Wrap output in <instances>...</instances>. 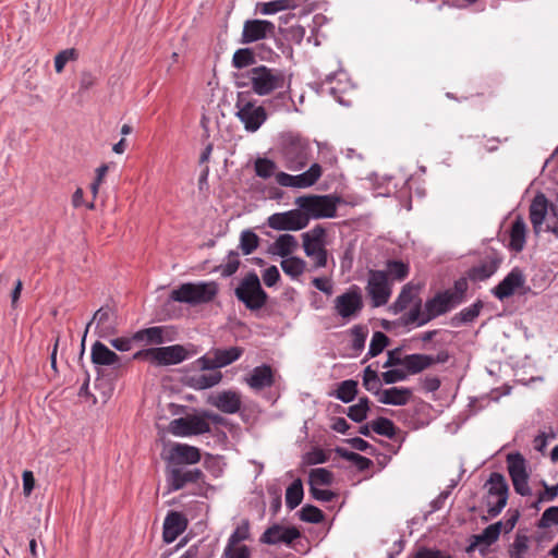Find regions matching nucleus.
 I'll return each mask as SVG.
<instances>
[{"mask_svg":"<svg viewBox=\"0 0 558 558\" xmlns=\"http://www.w3.org/2000/svg\"><path fill=\"white\" fill-rule=\"evenodd\" d=\"M234 84L239 88L251 87L258 96H267L274 92L277 95L269 100L275 110H289L293 99L290 93V80L283 71L266 65L253 66L244 72L234 73Z\"/></svg>","mask_w":558,"mask_h":558,"instance_id":"obj_1","label":"nucleus"},{"mask_svg":"<svg viewBox=\"0 0 558 558\" xmlns=\"http://www.w3.org/2000/svg\"><path fill=\"white\" fill-rule=\"evenodd\" d=\"M217 294L218 284L215 281L186 282L172 290L170 299L194 306L211 302Z\"/></svg>","mask_w":558,"mask_h":558,"instance_id":"obj_2","label":"nucleus"},{"mask_svg":"<svg viewBox=\"0 0 558 558\" xmlns=\"http://www.w3.org/2000/svg\"><path fill=\"white\" fill-rule=\"evenodd\" d=\"M235 117L243 123L247 132H256L267 120V112L263 106L251 99L248 92H240L234 105Z\"/></svg>","mask_w":558,"mask_h":558,"instance_id":"obj_3","label":"nucleus"},{"mask_svg":"<svg viewBox=\"0 0 558 558\" xmlns=\"http://www.w3.org/2000/svg\"><path fill=\"white\" fill-rule=\"evenodd\" d=\"M234 293L236 299L251 311L260 310L266 304L268 298L255 271H250L241 280Z\"/></svg>","mask_w":558,"mask_h":558,"instance_id":"obj_4","label":"nucleus"},{"mask_svg":"<svg viewBox=\"0 0 558 558\" xmlns=\"http://www.w3.org/2000/svg\"><path fill=\"white\" fill-rule=\"evenodd\" d=\"M281 151L284 165L291 171L303 169L311 158V145L301 136H287L282 142Z\"/></svg>","mask_w":558,"mask_h":558,"instance_id":"obj_5","label":"nucleus"},{"mask_svg":"<svg viewBox=\"0 0 558 558\" xmlns=\"http://www.w3.org/2000/svg\"><path fill=\"white\" fill-rule=\"evenodd\" d=\"M337 197L331 195L300 196L295 204L304 215L313 219L333 218L337 214Z\"/></svg>","mask_w":558,"mask_h":558,"instance_id":"obj_6","label":"nucleus"},{"mask_svg":"<svg viewBox=\"0 0 558 558\" xmlns=\"http://www.w3.org/2000/svg\"><path fill=\"white\" fill-rule=\"evenodd\" d=\"M134 360H147L156 365H175L187 359V351L180 344L148 348L137 351Z\"/></svg>","mask_w":558,"mask_h":558,"instance_id":"obj_7","label":"nucleus"},{"mask_svg":"<svg viewBox=\"0 0 558 558\" xmlns=\"http://www.w3.org/2000/svg\"><path fill=\"white\" fill-rule=\"evenodd\" d=\"M363 307L362 290L356 284H352L333 300L335 313L347 322L357 317Z\"/></svg>","mask_w":558,"mask_h":558,"instance_id":"obj_8","label":"nucleus"},{"mask_svg":"<svg viewBox=\"0 0 558 558\" xmlns=\"http://www.w3.org/2000/svg\"><path fill=\"white\" fill-rule=\"evenodd\" d=\"M325 229L316 226L312 230L302 234L303 248L307 257L313 260L315 268L326 267L328 253L325 248Z\"/></svg>","mask_w":558,"mask_h":558,"instance_id":"obj_9","label":"nucleus"},{"mask_svg":"<svg viewBox=\"0 0 558 558\" xmlns=\"http://www.w3.org/2000/svg\"><path fill=\"white\" fill-rule=\"evenodd\" d=\"M244 350L241 347H230L226 349H211L209 352L197 359V364L203 371H213L226 367L238 361Z\"/></svg>","mask_w":558,"mask_h":558,"instance_id":"obj_10","label":"nucleus"},{"mask_svg":"<svg viewBox=\"0 0 558 558\" xmlns=\"http://www.w3.org/2000/svg\"><path fill=\"white\" fill-rule=\"evenodd\" d=\"M165 474L168 493L180 490L191 483L204 482L205 478L202 470L185 465H166Z\"/></svg>","mask_w":558,"mask_h":558,"instance_id":"obj_11","label":"nucleus"},{"mask_svg":"<svg viewBox=\"0 0 558 558\" xmlns=\"http://www.w3.org/2000/svg\"><path fill=\"white\" fill-rule=\"evenodd\" d=\"M507 468L512 481L513 488L521 496L532 495L529 486V473L526 471V461L520 452H512L507 456Z\"/></svg>","mask_w":558,"mask_h":558,"instance_id":"obj_12","label":"nucleus"},{"mask_svg":"<svg viewBox=\"0 0 558 558\" xmlns=\"http://www.w3.org/2000/svg\"><path fill=\"white\" fill-rule=\"evenodd\" d=\"M374 307L384 306L391 295V287L388 281V274L384 270L368 271L367 284L365 288Z\"/></svg>","mask_w":558,"mask_h":558,"instance_id":"obj_13","label":"nucleus"},{"mask_svg":"<svg viewBox=\"0 0 558 558\" xmlns=\"http://www.w3.org/2000/svg\"><path fill=\"white\" fill-rule=\"evenodd\" d=\"M269 228L278 231H299L307 227L308 217L299 209L275 213L267 219Z\"/></svg>","mask_w":558,"mask_h":558,"instance_id":"obj_14","label":"nucleus"},{"mask_svg":"<svg viewBox=\"0 0 558 558\" xmlns=\"http://www.w3.org/2000/svg\"><path fill=\"white\" fill-rule=\"evenodd\" d=\"M169 430L174 436H193L210 432V425L202 414L186 415L174 418L169 424Z\"/></svg>","mask_w":558,"mask_h":558,"instance_id":"obj_15","label":"nucleus"},{"mask_svg":"<svg viewBox=\"0 0 558 558\" xmlns=\"http://www.w3.org/2000/svg\"><path fill=\"white\" fill-rule=\"evenodd\" d=\"M276 26L267 20H247L244 22L241 43L252 44L258 40L275 38Z\"/></svg>","mask_w":558,"mask_h":558,"instance_id":"obj_16","label":"nucleus"},{"mask_svg":"<svg viewBox=\"0 0 558 558\" xmlns=\"http://www.w3.org/2000/svg\"><path fill=\"white\" fill-rule=\"evenodd\" d=\"M301 537V532L295 526H283L275 523L269 526L260 536L259 542L267 545H287L290 546L295 539Z\"/></svg>","mask_w":558,"mask_h":558,"instance_id":"obj_17","label":"nucleus"},{"mask_svg":"<svg viewBox=\"0 0 558 558\" xmlns=\"http://www.w3.org/2000/svg\"><path fill=\"white\" fill-rule=\"evenodd\" d=\"M202 456L198 448L186 444H173L165 458L166 465H189L199 462Z\"/></svg>","mask_w":558,"mask_h":558,"instance_id":"obj_18","label":"nucleus"},{"mask_svg":"<svg viewBox=\"0 0 558 558\" xmlns=\"http://www.w3.org/2000/svg\"><path fill=\"white\" fill-rule=\"evenodd\" d=\"M96 324L95 330L100 338H107L117 333V317L116 313L109 306H101L97 310L93 318L88 322L84 337L86 336L89 327Z\"/></svg>","mask_w":558,"mask_h":558,"instance_id":"obj_19","label":"nucleus"},{"mask_svg":"<svg viewBox=\"0 0 558 558\" xmlns=\"http://www.w3.org/2000/svg\"><path fill=\"white\" fill-rule=\"evenodd\" d=\"M525 284V276L519 267H514L508 272V275L492 289V293L495 298L504 301Z\"/></svg>","mask_w":558,"mask_h":558,"instance_id":"obj_20","label":"nucleus"},{"mask_svg":"<svg viewBox=\"0 0 558 558\" xmlns=\"http://www.w3.org/2000/svg\"><path fill=\"white\" fill-rule=\"evenodd\" d=\"M501 262L502 256L496 251H490L477 265L469 269L468 276L475 282L487 280L498 270Z\"/></svg>","mask_w":558,"mask_h":558,"instance_id":"obj_21","label":"nucleus"},{"mask_svg":"<svg viewBox=\"0 0 558 558\" xmlns=\"http://www.w3.org/2000/svg\"><path fill=\"white\" fill-rule=\"evenodd\" d=\"M456 305L445 291L437 292L432 299L424 304V318L420 324H427L434 318L444 315L454 308Z\"/></svg>","mask_w":558,"mask_h":558,"instance_id":"obj_22","label":"nucleus"},{"mask_svg":"<svg viewBox=\"0 0 558 558\" xmlns=\"http://www.w3.org/2000/svg\"><path fill=\"white\" fill-rule=\"evenodd\" d=\"M208 403L222 413L235 414L242 405L241 395L234 390H222L209 396Z\"/></svg>","mask_w":558,"mask_h":558,"instance_id":"obj_23","label":"nucleus"},{"mask_svg":"<svg viewBox=\"0 0 558 558\" xmlns=\"http://www.w3.org/2000/svg\"><path fill=\"white\" fill-rule=\"evenodd\" d=\"M187 527L185 515L178 511H170L163 521L162 538L170 544L174 542Z\"/></svg>","mask_w":558,"mask_h":558,"instance_id":"obj_24","label":"nucleus"},{"mask_svg":"<svg viewBox=\"0 0 558 558\" xmlns=\"http://www.w3.org/2000/svg\"><path fill=\"white\" fill-rule=\"evenodd\" d=\"M258 48V53H256L253 48L238 49L232 57L233 68L242 70L255 64L256 56H258L263 60L269 59L271 57L272 50L270 48H266L264 44L260 45Z\"/></svg>","mask_w":558,"mask_h":558,"instance_id":"obj_25","label":"nucleus"},{"mask_svg":"<svg viewBox=\"0 0 558 558\" xmlns=\"http://www.w3.org/2000/svg\"><path fill=\"white\" fill-rule=\"evenodd\" d=\"M488 495L487 498L498 497L497 507L505 508L508 500L509 486L505 476L498 472H493L487 481Z\"/></svg>","mask_w":558,"mask_h":558,"instance_id":"obj_26","label":"nucleus"},{"mask_svg":"<svg viewBox=\"0 0 558 558\" xmlns=\"http://www.w3.org/2000/svg\"><path fill=\"white\" fill-rule=\"evenodd\" d=\"M90 357L95 365L120 366V356L100 341L92 345Z\"/></svg>","mask_w":558,"mask_h":558,"instance_id":"obj_27","label":"nucleus"},{"mask_svg":"<svg viewBox=\"0 0 558 558\" xmlns=\"http://www.w3.org/2000/svg\"><path fill=\"white\" fill-rule=\"evenodd\" d=\"M412 397L408 387H391L381 391L378 401L388 405H405Z\"/></svg>","mask_w":558,"mask_h":558,"instance_id":"obj_28","label":"nucleus"},{"mask_svg":"<svg viewBox=\"0 0 558 558\" xmlns=\"http://www.w3.org/2000/svg\"><path fill=\"white\" fill-rule=\"evenodd\" d=\"M547 210L548 199L543 193L536 194L530 205V220L536 232L541 229L547 215Z\"/></svg>","mask_w":558,"mask_h":558,"instance_id":"obj_29","label":"nucleus"},{"mask_svg":"<svg viewBox=\"0 0 558 558\" xmlns=\"http://www.w3.org/2000/svg\"><path fill=\"white\" fill-rule=\"evenodd\" d=\"M246 383L252 389L255 390H262L266 387H270L274 383L271 367L267 364L256 366L252 371L250 377L246 379Z\"/></svg>","mask_w":558,"mask_h":558,"instance_id":"obj_30","label":"nucleus"},{"mask_svg":"<svg viewBox=\"0 0 558 558\" xmlns=\"http://www.w3.org/2000/svg\"><path fill=\"white\" fill-rule=\"evenodd\" d=\"M526 241V225L521 217H518L512 222L510 229L509 246L514 252H521Z\"/></svg>","mask_w":558,"mask_h":558,"instance_id":"obj_31","label":"nucleus"},{"mask_svg":"<svg viewBox=\"0 0 558 558\" xmlns=\"http://www.w3.org/2000/svg\"><path fill=\"white\" fill-rule=\"evenodd\" d=\"M298 248L295 236L289 233L280 234L271 246V252L282 258L289 257Z\"/></svg>","mask_w":558,"mask_h":558,"instance_id":"obj_32","label":"nucleus"},{"mask_svg":"<svg viewBox=\"0 0 558 558\" xmlns=\"http://www.w3.org/2000/svg\"><path fill=\"white\" fill-rule=\"evenodd\" d=\"M482 308L483 302L481 300H477L472 305L464 307L459 313H457L451 318V325L453 327H460L462 325L473 323L478 317Z\"/></svg>","mask_w":558,"mask_h":558,"instance_id":"obj_33","label":"nucleus"},{"mask_svg":"<svg viewBox=\"0 0 558 558\" xmlns=\"http://www.w3.org/2000/svg\"><path fill=\"white\" fill-rule=\"evenodd\" d=\"M417 293V289L412 283H407L402 287L398 298L390 305V311L397 315L403 312L413 301Z\"/></svg>","mask_w":558,"mask_h":558,"instance_id":"obj_34","label":"nucleus"},{"mask_svg":"<svg viewBox=\"0 0 558 558\" xmlns=\"http://www.w3.org/2000/svg\"><path fill=\"white\" fill-rule=\"evenodd\" d=\"M432 366L430 354L413 353L404 356V367L408 374H418Z\"/></svg>","mask_w":558,"mask_h":558,"instance_id":"obj_35","label":"nucleus"},{"mask_svg":"<svg viewBox=\"0 0 558 558\" xmlns=\"http://www.w3.org/2000/svg\"><path fill=\"white\" fill-rule=\"evenodd\" d=\"M304 497L303 483L301 478L294 480L286 490V506L289 510L295 509L301 505Z\"/></svg>","mask_w":558,"mask_h":558,"instance_id":"obj_36","label":"nucleus"},{"mask_svg":"<svg viewBox=\"0 0 558 558\" xmlns=\"http://www.w3.org/2000/svg\"><path fill=\"white\" fill-rule=\"evenodd\" d=\"M133 340L146 341L150 344H161L165 342L163 327L155 326L136 331L133 336Z\"/></svg>","mask_w":558,"mask_h":558,"instance_id":"obj_37","label":"nucleus"},{"mask_svg":"<svg viewBox=\"0 0 558 558\" xmlns=\"http://www.w3.org/2000/svg\"><path fill=\"white\" fill-rule=\"evenodd\" d=\"M281 268L287 276L295 279L304 272L306 263L300 257L289 256L281 260Z\"/></svg>","mask_w":558,"mask_h":558,"instance_id":"obj_38","label":"nucleus"},{"mask_svg":"<svg viewBox=\"0 0 558 558\" xmlns=\"http://www.w3.org/2000/svg\"><path fill=\"white\" fill-rule=\"evenodd\" d=\"M502 529V521H498L486 526L481 534L473 535V538L481 542L482 545L488 547L496 543L499 538Z\"/></svg>","mask_w":558,"mask_h":558,"instance_id":"obj_39","label":"nucleus"},{"mask_svg":"<svg viewBox=\"0 0 558 558\" xmlns=\"http://www.w3.org/2000/svg\"><path fill=\"white\" fill-rule=\"evenodd\" d=\"M336 452L341 458L352 462L357 468L359 471H365L373 465V461L371 459L361 456L360 453H356L354 451H350L345 448L338 447L336 449Z\"/></svg>","mask_w":558,"mask_h":558,"instance_id":"obj_40","label":"nucleus"},{"mask_svg":"<svg viewBox=\"0 0 558 558\" xmlns=\"http://www.w3.org/2000/svg\"><path fill=\"white\" fill-rule=\"evenodd\" d=\"M240 255L236 251H229L227 254L223 263H221L217 268L216 271H219L220 275L225 278L231 277L236 272V270L240 267Z\"/></svg>","mask_w":558,"mask_h":558,"instance_id":"obj_41","label":"nucleus"},{"mask_svg":"<svg viewBox=\"0 0 558 558\" xmlns=\"http://www.w3.org/2000/svg\"><path fill=\"white\" fill-rule=\"evenodd\" d=\"M357 393V383L353 379H347L339 384L335 397L343 403L352 402Z\"/></svg>","mask_w":558,"mask_h":558,"instance_id":"obj_42","label":"nucleus"},{"mask_svg":"<svg viewBox=\"0 0 558 558\" xmlns=\"http://www.w3.org/2000/svg\"><path fill=\"white\" fill-rule=\"evenodd\" d=\"M221 379H222V374L220 372H214L210 374H198V375H194L191 378L192 386L195 389H199V390L211 388V387L218 385L221 381Z\"/></svg>","mask_w":558,"mask_h":558,"instance_id":"obj_43","label":"nucleus"},{"mask_svg":"<svg viewBox=\"0 0 558 558\" xmlns=\"http://www.w3.org/2000/svg\"><path fill=\"white\" fill-rule=\"evenodd\" d=\"M368 411L369 400L367 397H362L356 404L348 408L347 415L353 422L361 423L367 417Z\"/></svg>","mask_w":558,"mask_h":558,"instance_id":"obj_44","label":"nucleus"},{"mask_svg":"<svg viewBox=\"0 0 558 558\" xmlns=\"http://www.w3.org/2000/svg\"><path fill=\"white\" fill-rule=\"evenodd\" d=\"M371 427L374 433L387 438H393L396 436V426L393 422L387 417H377L371 422Z\"/></svg>","mask_w":558,"mask_h":558,"instance_id":"obj_45","label":"nucleus"},{"mask_svg":"<svg viewBox=\"0 0 558 558\" xmlns=\"http://www.w3.org/2000/svg\"><path fill=\"white\" fill-rule=\"evenodd\" d=\"M259 244L258 235L252 230H243L240 234L239 248L244 255L252 254Z\"/></svg>","mask_w":558,"mask_h":558,"instance_id":"obj_46","label":"nucleus"},{"mask_svg":"<svg viewBox=\"0 0 558 558\" xmlns=\"http://www.w3.org/2000/svg\"><path fill=\"white\" fill-rule=\"evenodd\" d=\"M529 536L518 532L513 543L509 547V558H523L524 554L529 549Z\"/></svg>","mask_w":558,"mask_h":558,"instance_id":"obj_47","label":"nucleus"},{"mask_svg":"<svg viewBox=\"0 0 558 558\" xmlns=\"http://www.w3.org/2000/svg\"><path fill=\"white\" fill-rule=\"evenodd\" d=\"M333 481L332 473L325 468H316L311 470L308 484L310 486L331 485Z\"/></svg>","mask_w":558,"mask_h":558,"instance_id":"obj_48","label":"nucleus"},{"mask_svg":"<svg viewBox=\"0 0 558 558\" xmlns=\"http://www.w3.org/2000/svg\"><path fill=\"white\" fill-rule=\"evenodd\" d=\"M424 318V311H422V302L418 300L416 304L404 315L401 316L400 323L403 326L416 325L417 327L424 326L420 324Z\"/></svg>","mask_w":558,"mask_h":558,"instance_id":"obj_49","label":"nucleus"},{"mask_svg":"<svg viewBox=\"0 0 558 558\" xmlns=\"http://www.w3.org/2000/svg\"><path fill=\"white\" fill-rule=\"evenodd\" d=\"M468 291V281L465 278H459L454 281L452 289L445 290L446 293L450 296V300L453 302L456 306L461 304Z\"/></svg>","mask_w":558,"mask_h":558,"instance_id":"obj_50","label":"nucleus"},{"mask_svg":"<svg viewBox=\"0 0 558 558\" xmlns=\"http://www.w3.org/2000/svg\"><path fill=\"white\" fill-rule=\"evenodd\" d=\"M389 343V338L381 331H375L373 333V337H372V340H371V343H369V348H368V352H367V356L368 357H375L377 356L378 354H380L384 349L388 345Z\"/></svg>","mask_w":558,"mask_h":558,"instance_id":"obj_51","label":"nucleus"},{"mask_svg":"<svg viewBox=\"0 0 558 558\" xmlns=\"http://www.w3.org/2000/svg\"><path fill=\"white\" fill-rule=\"evenodd\" d=\"M299 518L303 522L320 523L325 517L319 508L313 505H304L299 511Z\"/></svg>","mask_w":558,"mask_h":558,"instance_id":"obj_52","label":"nucleus"},{"mask_svg":"<svg viewBox=\"0 0 558 558\" xmlns=\"http://www.w3.org/2000/svg\"><path fill=\"white\" fill-rule=\"evenodd\" d=\"M250 536V523L247 520H244L231 533V535L228 538L227 545L236 546L239 543L248 539Z\"/></svg>","mask_w":558,"mask_h":558,"instance_id":"obj_53","label":"nucleus"},{"mask_svg":"<svg viewBox=\"0 0 558 558\" xmlns=\"http://www.w3.org/2000/svg\"><path fill=\"white\" fill-rule=\"evenodd\" d=\"M291 8H294L293 0H274L263 3L260 12L265 15H270Z\"/></svg>","mask_w":558,"mask_h":558,"instance_id":"obj_54","label":"nucleus"},{"mask_svg":"<svg viewBox=\"0 0 558 558\" xmlns=\"http://www.w3.org/2000/svg\"><path fill=\"white\" fill-rule=\"evenodd\" d=\"M277 169L276 163L268 158H258L255 161V173L263 179H269L274 175Z\"/></svg>","mask_w":558,"mask_h":558,"instance_id":"obj_55","label":"nucleus"},{"mask_svg":"<svg viewBox=\"0 0 558 558\" xmlns=\"http://www.w3.org/2000/svg\"><path fill=\"white\" fill-rule=\"evenodd\" d=\"M387 274L396 280H403L409 275V266L401 260H388Z\"/></svg>","mask_w":558,"mask_h":558,"instance_id":"obj_56","label":"nucleus"},{"mask_svg":"<svg viewBox=\"0 0 558 558\" xmlns=\"http://www.w3.org/2000/svg\"><path fill=\"white\" fill-rule=\"evenodd\" d=\"M78 57L76 49L69 48L60 51L54 57V69L57 73H61L69 61H74Z\"/></svg>","mask_w":558,"mask_h":558,"instance_id":"obj_57","label":"nucleus"},{"mask_svg":"<svg viewBox=\"0 0 558 558\" xmlns=\"http://www.w3.org/2000/svg\"><path fill=\"white\" fill-rule=\"evenodd\" d=\"M322 175V167L319 163H313L306 171L301 173V181L304 189L314 185Z\"/></svg>","mask_w":558,"mask_h":558,"instance_id":"obj_58","label":"nucleus"},{"mask_svg":"<svg viewBox=\"0 0 558 558\" xmlns=\"http://www.w3.org/2000/svg\"><path fill=\"white\" fill-rule=\"evenodd\" d=\"M553 525H558V506L547 508L537 522L539 529H548Z\"/></svg>","mask_w":558,"mask_h":558,"instance_id":"obj_59","label":"nucleus"},{"mask_svg":"<svg viewBox=\"0 0 558 558\" xmlns=\"http://www.w3.org/2000/svg\"><path fill=\"white\" fill-rule=\"evenodd\" d=\"M221 558H251V549L246 545H226Z\"/></svg>","mask_w":558,"mask_h":558,"instance_id":"obj_60","label":"nucleus"},{"mask_svg":"<svg viewBox=\"0 0 558 558\" xmlns=\"http://www.w3.org/2000/svg\"><path fill=\"white\" fill-rule=\"evenodd\" d=\"M303 460L307 465H316L327 462L328 457L322 448H313L305 453Z\"/></svg>","mask_w":558,"mask_h":558,"instance_id":"obj_61","label":"nucleus"},{"mask_svg":"<svg viewBox=\"0 0 558 558\" xmlns=\"http://www.w3.org/2000/svg\"><path fill=\"white\" fill-rule=\"evenodd\" d=\"M408 378V372L401 368L388 369L381 374V379L386 385H392L403 381Z\"/></svg>","mask_w":558,"mask_h":558,"instance_id":"obj_62","label":"nucleus"},{"mask_svg":"<svg viewBox=\"0 0 558 558\" xmlns=\"http://www.w3.org/2000/svg\"><path fill=\"white\" fill-rule=\"evenodd\" d=\"M276 179L278 184L281 186L304 189L301 181V174L292 175L286 172H279Z\"/></svg>","mask_w":558,"mask_h":558,"instance_id":"obj_63","label":"nucleus"},{"mask_svg":"<svg viewBox=\"0 0 558 558\" xmlns=\"http://www.w3.org/2000/svg\"><path fill=\"white\" fill-rule=\"evenodd\" d=\"M414 558H452V556L445 555L439 549L422 547L416 551Z\"/></svg>","mask_w":558,"mask_h":558,"instance_id":"obj_64","label":"nucleus"}]
</instances>
